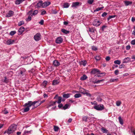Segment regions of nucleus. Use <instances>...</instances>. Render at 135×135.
I'll list each match as a JSON object with an SVG mask.
<instances>
[{
    "instance_id": "nucleus-53",
    "label": "nucleus",
    "mask_w": 135,
    "mask_h": 135,
    "mask_svg": "<svg viewBox=\"0 0 135 135\" xmlns=\"http://www.w3.org/2000/svg\"><path fill=\"white\" fill-rule=\"evenodd\" d=\"M97 100L99 102H101L102 100V99L100 97H98L97 99Z\"/></svg>"
},
{
    "instance_id": "nucleus-34",
    "label": "nucleus",
    "mask_w": 135,
    "mask_h": 135,
    "mask_svg": "<svg viewBox=\"0 0 135 135\" xmlns=\"http://www.w3.org/2000/svg\"><path fill=\"white\" fill-rule=\"evenodd\" d=\"M24 23V22L23 21H20L19 22L18 24V25L19 26H20L22 25Z\"/></svg>"
},
{
    "instance_id": "nucleus-39",
    "label": "nucleus",
    "mask_w": 135,
    "mask_h": 135,
    "mask_svg": "<svg viewBox=\"0 0 135 135\" xmlns=\"http://www.w3.org/2000/svg\"><path fill=\"white\" fill-rule=\"evenodd\" d=\"M45 101V100H42V101H41V102L40 103H38V101H37L38 102V103H36V104H37L36 105V107H37L38 106H39V105H40L41 104V103H43Z\"/></svg>"
},
{
    "instance_id": "nucleus-62",
    "label": "nucleus",
    "mask_w": 135,
    "mask_h": 135,
    "mask_svg": "<svg viewBox=\"0 0 135 135\" xmlns=\"http://www.w3.org/2000/svg\"><path fill=\"white\" fill-rule=\"evenodd\" d=\"M106 27V26L105 25L103 26L102 28V31H103L105 28Z\"/></svg>"
},
{
    "instance_id": "nucleus-22",
    "label": "nucleus",
    "mask_w": 135,
    "mask_h": 135,
    "mask_svg": "<svg viewBox=\"0 0 135 135\" xmlns=\"http://www.w3.org/2000/svg\"><path fill=\"white\" fill-rule=\"evenodd\" d=\"M63 7L64 8H67L69 7V5L68 3H65L63 5Z\"/></svg>"
},
{
    "instance_id": "nucleus-42",
    "label": "nucleus",
    "mask_w": 135,
    "mask_h": 135,
    "mask_svg": "<svg viewBox=\"0 0 135 135\" xmlns=\"http://www.w3.org/2000/svg\"><path fill=\"white\" fill-rule=\"evenodd\" d=\"M94 1V0H88V3L90 4H91L93 3Z\"/></svg>"
},
{
    "instance_id": "nucleus-7",
    "label": "nucleus",
    "mask_w": 135,
    "mask_h": 135,
    "mask_svg": "<svg viewBox=\"0 0 135 135\" xmlns=\"http://www.w3.org/2000/svg\"><path fill=\"white\" fill-rule=\"evenodd\" d=\"M101 22L97 20H95L93 22V25L94 26H98L100 25Z\"/></svg>"
},
{
    "instance_id": "nucleus-5",
    "label": "nucleus",
    "mask_w": 135,
    "mask_h": 135,
    "mask_svg": "<svg viewBox=\"0 0 135 135\" xmlns=\"http://www.w3.org/2000/svg\"><path fill=\"white\" fill-rule=\"evenodd\" d=\"M81 4V3L79 2H73L72 3V7L76 8L78 6H79Z\"/></svg>"
},
{
    "instance_id": "nucleus-16",
    "label": "nucleus",
    "mask_w": 135,
    "mask_h": 135,
    "mask_svg": "<svg viewBox=\"0 0 135 135\" xmlns=\"http://www.w3.org/2000/svg\"><path fill=\"white\" fill-rule=\"evenodd\" d=\"M42 1H40L37 3L36 5V6L37 7H42Z\"/></svg>"
},
{
    "instance_id": "nucleus-44",
    "label": "nucleus",
    "mask_w": 135,
    "mask_h": 135,
    "mask_svg": "<svg viewBox=\"0 0 135 135\" xmlns=\"http://www.w3.org/2000/svg\"><path fill=\"white\" fill-rule=\"evenodd\" d=\"M47 82L46 81H44L42 83L43 85L45 86L47 84Z\"/></svg>"
},
{
    "instance_id": "nucleus-55",
    "label": "nucleus",
    "mask_w": 135,
    "mask_h": 135,
    "mask_svg": "<svg viewBox=\"0 0 135 135\" xmlns=\"http://www.w3.org/2000/svg\"><path fill=\"white\" fill-rule=\"evenodd\" d=\"M119 73V71L117 70H115L114 71V73L116 75H117Z\"/></svg>"
},
{
    "instance_id": "nucleus-17",
    "label": "nucleus",
    "mask_w": 135,
    "mask_h": 135,
    "mask_svg": "<svg viewBox=\"0 0 135 135\" xmlns=\"http://www.w3.org/2000/svg\"><path fill=\"white\" fill-rule=\"evenodd\" d=\"M59 83V81L58 80H54L53 81L52 84L53 85H57Z\"/></svg>"
},
{
    "instance_id": "nucleus-12",
    "label": "nucleus",
    "mask_w": 135,
    "mask_h": 135,
    "mask_svg": "<svg viewBox=\"0 0 135 135\" xmlns=\"http://www.w3.org/2000/svg\"><path fill=\"white\" fill-rule=\"evenodd\" d=\"M131 58L129 57H127L125 58L123 60V63H125L128 62L130 61Z\"/></svg>"
},
{
    "instance_id": "nucleus-43",
    "label": "nucleus",
    "mask_w": 135,
    "mask_h": 135,
    "mask_svg": "<svg viewBox=\"0 0 135 135\" xmlns=\"http://www.w3.org/2000/svg\"><path fill=\"white\" fill-rule=\"evenodd\" d=\"M31 17L30 16H29L28 18H27L26 19V20L27 21H29L31 20Z\"/></svg>"
},
{
    "instance_id": "nucleus-57",
    "label": "nucleus",
    "mask_w": 135,
    "mask_h": 135,
    "mask_svg": "<svg viewBox=\"0 0 135 135\" xmlns=\"http://www.w3.org/2000/svg\"><path fill=\"white\" fill-rule=\"evenodd\" d=\"M25 72V70H24L23 71H21L20 72V74L22 75H23L24 74Z\"/></svg>"
},
{
    "instance_id": "nucleus-60",
    "label": "nucleus",
    "mask_w": 135,
    "mask_h": 135,
    "mask_svg": "<svg viewBox=\"0 0 135 135\" xmlns=\"http://www.w3.org/2000/svg\"><path fill=\"white\" fill-rule=\"evenodd\" d=\"M110 58L109 56H107L106 58L105 59L107 61H109L110 60Z\"/></svg>"
},
{
    "instance_id": "nucleus-46",
    "label": "nucleus",
    "mask_w": 135,
    "mask_h": 135,
    "mask_svg": "<svg viewBox=\"0 0 135 135\" xmlns=\"http://www.w3.org/2000/svg\"><path fill=\"white\" fill-rule=\"evenodd\" d=\"M87 119H88L87 117L86 116H84L83 117V120L86 122L87 121Z\"/></svg>"
},
{
    "instance_id": "nucleus-29",
    "label": "nucleus",
    "mask_w": 135,
    "mask_h": 135,
    "mask_svg": "<svg viewBox=\"0 0 135 135\" xmlns=\"http://www.w3.org/2000/svg\"><path fill=\"white\" fill-rule=\"evenodd\" d=\"M61 31L64 33H65V34H67V33H69V31H68L64 29H62L61 30Z\"/></svg>"
},
{
    "instance_id": "nucleus-35",
    "label": "nucleus",
    "mask_w": 135,
    "mask_h": 135,
    "mask_svg": "<svg viewBox=\"0 0 135 135\" xmlns=\"http://www.w3.org/2000/svg\"><path fill=\"white\" fill-rule=\"evenodd\" d=\"M104 8V7H101L95 9V11H99V10H101L102 9Z\"/></svg>"
},
{
    "instance_id": "nucleus-48",
    "label": "nucleus",
    "mask_w": 135,
    "mask_h": 135,
    "mask_svg": "<svg viewBox=\"0 0 135 135\" xmlns=\"http://www.w3.org/2000/svg\"><path fill=\"white\" fill-rule=\"evenodd\" d=\"M3 113L6 114L8 113V111L6 110V109H4L3 111Z\"/></svg>"
},
{
    "instance_id": "nucleus-41",
    "label": "nucleus",
    "mask_w": 135,
    "mask_h": 135,
    "mask_svg": "<svg viewBox=\"0 0 135 135\" xmlns=\"http://www.w3.org/2000/svg\"><path fill=\"white\" fill-rule=\"evenodd\" d=\"M101 129L103 133H107L108 132V131L105 129L102 128Z\"/></svg>"
},
{
    "instance_id": "nucleus-64",
    "label": "nucleus",
    "mask_w": 135,
    "mask_h": 135,
    "mask_svg": "<svg viewBox=\"0 0 135 135\" xmlns=\"http://www.w3.org/2000/svg\"><path fill=\"white\" fill-rule=\"evenodd\" d=\"M131 21L132 22H134L135 21V18L132 17L131 19Z\"/></svg>"
},
{
    "instance_id": "nucleus-33",
    "label": "nucleus",
    "mask_w": 135,
    "mask_h": 135,
    "mask_svg": "<svg viewBox=\"0 0 135 135\" xmlns=\"http://www.w3.org/2000/svg\"><path fill=\"white\" fill-rule=\"evenodd\" d=\"M83 94H86L87 96H88L89 97L91 96V94L87 92H86V91L85 92H83Z\"/></svg>"
},
{
    "instance_id": "nucleus-50",
    "label": "nucleus",
    "mask_w": 135,
    "mask_h": 135,
    "mask_svg": "<svg viewBox=\"0 0 135 135\" xmlns=\"http://www.w3.org/2000/svg\"><path fill=\"white\" fill-rule=\"evenodd\" d=\"M131 44L133 45H135V39L131 41Z\"/></svg>"
},
{
    "instance_id": "nucleus-30",
    "label": "nucleus",
    "mask_w": 135,
    "mask_h": 135,
    "mask_svg": "<svg viewBox=\"0 0 135 135\" xmlns=\"http://www.w3.org/2000/svg\"><path fill=\"white\" fill-rule=\"evenodd\" d=\"M114 63L118 65H119L121 63V61L119 60H115L114 62Z\"/></svg>"
},
{
    "instance_id": "nucleus-9",
    "label": "nucleus",
    "mask_w": 135,
    "mask_h": 135,
    "mask_svg": "<svg viewBox=\"0 0 135 135\" xmlns=\"http://www.w3.org/2000/svg\"><path fill=\"white\" fill-rule=\"evenodd\" d=\"M63 41L62 38L61 37H57L56 40V42L57 44H60Z\"/></svg>"
},
{
    "instance_id": "nucleus-38",
    "label": "nucleus",
    "mask_w": 135,
    "mask_h": 135,
    "mask_svg": "<svg viewBox=\"0 0 135 135\" xmlns=\"http://www.w3.org/2000/svg\"><path fill=\"white\" fill-rule=\"evenodd\" d=\"M79 90H80V92L83 94V92H85V91H86V90H85V89H84L83 88H80Z\"/></svg>"
},
{
    "instance_id": "nucleus-11",
    "label": "nucleus",
    "mask_w": 135,
    "mask_h": 135,
    "mask_svg": "<svg viewBox=\"0 0 135 135\" xmlns=\"http://www.w3.org/2000/svg\"><path fill=\"white\" fill-rule=\"evenodd\" d=\"M15 41L14 40L9 39L6 42V44L7 45H10L13 44Z\"/></svg>"
},
{
    "instance_id": "nucleus-59",
    "label": "nucleus",
    "mask_w": 135,
    "mask_h": 135,
    "mask_svg": "<svg viewBox=\"0 0 135 135\" xmlns=\"http://www.w3.org/2000/svg\"><path fill=\"white\" fill-rule=\"evenodd\" d=\"M131 47L129 45H127L126 46V49L127 50H129L130 49Z\"/></svg>"
},
{
    "instance_id": "nucleus-4",
    "label": "nucleus",
    "mask_w": 135,
    "mask_h": 135,
    "mask_svg": "<svg viewBox=\"0 0 135 135\" xmlns=\"http://www.w3.org/2000/svg\"><path fill=\"white\" fill-rule=\"evenodd\" d=\"M41 35L39 33H37L34 37V40L36 41H38L41 39Z\"/></svg>"
},
{
    "instance_id": "nucleus-56",
    "label": "nucleus",
    "mask_w": 135,
    "mask_h": 135,
    "mask_svg": "<svg viewBox=\"0 0 135 135\" xmlns=\"http://www.w3.org/2000/svg\"><path fill=\"white\" fill-rule=\"evenodd\" d=\"M107 13L105 12L103 13L102 15V16L103 17H104L106 16L107 15Z\"/></svg>"
},
{
    "instance_id": "nucleus-23",
    "label": "nucleus",
    "mask_w": 135,
    "mask_h": 135,
    "mask_svg": "<svg viewBox=\"0 0 135 135\" xmlns=\"http://www.w3.org/2000/svg\"><path fill=\"white\" fill-rule=\"evenodd\" d=\"M118 79H111L109 81L110 82H116V81H118Z\"/></svg>"
},
{
    "instance_id": "nucleus-20",
    "label": "nucleus",
    "mask_w": 135,
    "mask_h": 135,
    "mask_svg": "<svg viewBox=\"0 0 135 135\" xmlns=\"http://www.w3.org/2000/svg\"><path fill=\"white\" fill-rule=\"evenodd\" d=\"M70 95L71 94H64L63 95V96L64 98H68L70 97Z\"/></svg>"
},
{
    "instance_id": "nucleus-2",
    "label": "nucleus",
    "mask_w": 135,
    "mask_h": 135,
    "mask_svg": "<svg viewBox=\"0 0 135 135\" xmlns=\"http://www.w3.org/2000/svg\"><path fill=\"white\" fill-rule=\"evenodd\" d=\"M16 127L15 125L14 124L11 125L10 126L7 130V134H9L13 133L16 130Z\"/></svg>"
},
{
    "instance_id": "nucleus-37",
    "label": "nucleus",
    "mask_w": 135,
    "mask_h": 135,
    "mask_svg": "<svg viewBox=\"0 0 135 135\" xmlns=\"http://www.w3.org/2000/svg\"><path fill=\"white\" fill-rule=\"evenodd\" d=\"M59 128L56 126H55L54 127V129L55 131H58Z\"/></svg>"
},
{
    "instance_id": "nucleus-6",
    "label": "nucleus",
    "mask_w": 135,
    "mask_h": 135,
    "mask_svg": "<svg viewBox=\"0 0 135 135\" xmlns=\"http://www.w3.org/2000/svg\"><path fill=\"white\" fill-rule=\"evenodd\" d=\"M14 14V12L13 11H9L7 12L6 16L7 17H11L13 16Z\"/></svg>"
},
{
    "instance_id": "nucleus-19",
    "label": "nucleus",
    "mask_w": 135,
    "mask_h": 135,
    "mask_svg": "<svg viewBox=\"0 0 135 135\" xmlns=\"http://www.w3.org/2000/svg\"><path fill=\"white\" fill-rule=\"evenodd\" d=\"M24 1H25V0H17L16 1L15 3L16 4H19Z\"/></svg>"
},
{
    "instance_id": "nucleus-25",
    "label": "nucleus",
    "mask_w": 135,
    "mask_h": 135,
    "mask_svg": "<svg viewBox=\"0 0 135 135\" xmlns=\"http://www.w3.org/2000/svg\"><path fill=\"white\" fill-rule=\"evenodd\" d=\"M121 104V101L119 100H118L116 102V105L117 106H119Z\"/></svg>"
},
{
    "instance_id": "nucleus-1",
    "label": "nucleus",
    "mask_w": 135,
    "mask_h": 135,
    "mask_svg": "<svg viewBox=\"0 0 135 135\" xmlns=\"http://www.w3.org/2000/svg\"><path fill=\"white\" fill-rule=\"evenodd\" d=\"M37 103H38V102L36 101L33 102H32L31 101L28 102L27 103L25 104L24 105L25 106H27L24 109L23 112H25L28 111L30 110V107H31L32 105L33 106L32 109L35 108L36 107L35 106V105Z\"/></svg>"
},
{
    "instance_id": "nucleus-31",
    "label": "nucleus",
    "mask_w": 135,
    "mask_h": 135,
    "mask_svg": "<svg viewBox=\"0 0 135 135\" xmlns=\"http://www.w3.org/2000/svg\"><path fill=\"white\" fill-rule=\"evenodd\" d=\"M69 106V105L68 104H65L64 106L62 107V109L65 110V109L68 108Z\"/></svg>"
},
{
    "instance_id": "nucleus-58",
    "label": "nucleus",
    "mask_w": 135,
    "mask_h": 135,
    "mask_svg": "<svg viewBox=\"0 0 135 135\" xmlns=\"http://www.w3.org/2000/svg\"><path fill=\"white\" fill-rule=\"evenodd\" d=\"M131 58L133 59V60H132L131 61H134L135 60V55H133L131 57Z\"/></svg>"
},
{
    "instance_id": "nucleus-52",
    "label": "nucleus",
    "mask_w": 135,
    "mask_h": 135,
    "mask_svg": "<svg viewBox=\"0 0 135 135\" xmlns=\"http://www.w3.org/2000/svg\"><path fill=\"white\" fill-rule=\"evenodd\" d=\"M44 21L43 20H41L39 22V23L41 25H43L44 24Z\"/></svg>"
},
{
    "instance_id": "nucleus-27",
    "label": "nucleus",
    "mask_w": 135,
    "mask_h": 135,
    "mask_svg": "<svg viewBox=\"0 0 135 135\" xmlns=\"http://www.w3.org/2000/svg\"><path fill=\"white\" fill-rule=\"evenodd\" d=\"M88 30L90 32H94V29L92 28L89 27L88 28Z\"/></svg>"
},
{
    "instance_id": "nucleus-15",
    "label": "nucleus",
    "mask_w": 135,
    "mask_h": 135,
    "mask_svg": "<svg viewBox=\"0 0 135 135\" xmlns=\"http://www.w3.org/2000/svg\"><path fill=\"white\" fill-rule=\"evenodd\" d=\"M32 11H30L28 13V14H29L30 15H31V16L32 15H36L38 12V11L37 10H35L33 13L32 14H31V12Z\"/></svg>"
},
{
    "instance_id": "nucleus-47",
    "label": "nucleus",
    "mask_w": 135,
    "mask_h": 135,
    "mask_svg": "<svg viewBox=\"0 0 135 135\" xmlns=\"http://www.w3.org/2000/svg\"><path fill=\"white\" fill-rule=\"evenodd\" d=\"M45 2V4H46V5L47 6V7L49 6L51 4V3L50 2L48 1Z\"/></svg>"
},
{
    "instance_id": "nucleus-8",
    "label": "nucleus",
    "mask_w": 135,
    "mask_h": 135,
    "mask_svg": "<svg viewBox=\"0 0 135 135\" xmlns=\"http://www.w3.org/2000/svg\"><path fill=\"white\" fill-rule=\"evenodd\" d=\"M25 28L24 27H21L19 29L18 31V34L19 35H21L22 33L25 30Z\"/></svg>"
},
{
    "instance_id": "nucleus-45",
    "label": "nucleus",
    "mask_w": 135,
    "mask_h": 135,
    "mask_svg": "<svg viewBox=\"0 0 135 135\" xmlns=\"http://www.w3.org/2000/svg\"><path fill=\"white\" fill-rule=\"evenodd\" d=\"M91 48L92 50L94 51H96L97 50V48L96 47L94 46L92 47Z\"/></svg>"
},
{
    "instance_id": "nucleus-26",
    "label": "nucleus",
    "mask_w": 135,
    "mask_h": 135,
    "mask_svg": "<svg viewBox=\"0 0 135 135\" xmlns=\"http://www.w3.org/2000/svg\"><path fill=\"white\" fill-rule=\"evenodd\" d=\"M118 119L120 123L122 125L123 124V120L121 118V117L120 116L119 117Z\"/></svg>"
},
{
    "instance_id": "nucleus-28",
    "label": "nucleus",
    "mask_w": 135,
    "mask_h": 135,
    "mask_svg": "<svg viewBox=\"0 0 135 135\" xmlns=\"http://www.w3.org/2000/svg\"><path fill=\"white\" fill-rule=\"evenodd\" d=\"M81 95L80 94H76L74 95V97L76 98L81 97Z\"/></svg>"
},
{
    "instance_id": "nucleus-14",
    "label": "nucleus",
    "mask_w": 135,
    "mask_h": 135,
    "mask_svg": "<svg viewBox=\"0 0 135 135\" xmlns=\"http://www.w3.org/2000/svg\"><path fill=\"white\" fill-rule=\"evenodd\" d=\"M56 101H55V102H50L49 104L47 106V108H48L51 106H53L56 103Z\"/></svg>"
},
{
    "instance_id": "nucleus-51",
    "label": "nucleus",
    "mask_w": 135,
    "mask_h": 135,
    "mask_svg": "<svg viewBox=\"0 0 135 135\" xmlns=\"http://www.w3.org/2000/svg\"><path fill=\"white\" fill-rule=\"evenodd\" d=\"M115 16H109V17L108 18V20H109V19H111L113 18Z\"/></svg>"
},
{
    "instance_id": "nucleus-10",
    "label": "nucleus",
    "mask_w": 135,
    "mask_h": 135,
    "mask_svg": "<svg viewBox=\"0 0 135 135\" xmlns=\"http://www.w3.org/2000/svg\"><path fill=\"white\" fill-rule=\"evenodd\" d=\"M92 74H94L97 73H100V71L97 69H94L92 70L91 71Z\"/></svg>"
},
{
    "instance_id": "nucleus-32",
    "label": "nucleus",
    "mask_w": 135,
    "mask_h": 135,
    "mask_svg": "<svg viewBox=\"0 0 135 135\" xmlns=\"http://www.w3.org/2000/svg\"><path fill=\"white\" fill-rule=\"evenodd\" d=\"M87 63V62L86 61H81V64L82 65L85 66Z\"/></svg>"
},
{
    "instance_id": "nucleus-54",
    "label": "nucleus",
    "mask_w": 135,
    "mask_h": 135,
    "mask_svg": "<svg viewBox=\"0 0 135 135\" xmlns=\"http://www.w3.org/2000/svg\"><path fill=\"white\" fill-rule=\"evenodd\" d=\"M46 13V12L45 10H43L41 12V15H44Z\"/></svg>"
},
{
    "instance_id": "nucleus-40",
    "label": "nucleus",
    "mask_w": 135,
    "mask_h": 135,
    "mask_svg": "<svg viewBox=\"0 0 135 135\" xmlns=\"http://www.w3.org/2000/svg\"><path fill=\"white\" fill-rule=\"evenodd\" d=\"M15 31H11L10 33V34L11 35H13L16 33Z\"/></svg>"
},
{
    "instance_id": "nucleus-36",
    "label": "nucleus",
    "mask_w": 135,
    "mask_h": 135,
    "mask_svg": "<svg viewBox=\"0 0 135 135\" xmlns=\"http://www.w3.org/2000/svg\"><path fill=\"white\" fill-rule=\"evenodd\" d=\"M62 99V98L61 97H59L58 98V99L57 101V103L58 104H60L61 102V100Z\"/></svg>"
},
{
    "instance_id": "nucleus-21",
    "label": "nucleus",
    "mask_w": 135,
    "mask_h": 135,
    "mask_svg": "<svg viewBox=\"0 0 135 135\" xmlns=\"http://www.w3.org/2000/svg\"><path fill=\"white\" fill-rule=\"evenodd\" d=\"M87 78V77L85 75H84L83 76H81L80 78L81 80H83L86 79Z\"/></svg>"
},
{
    "instance_id": "nucleus-49",
    "label": "nucleus",
    "mask_w": 135,
    "mask_h": 135,
    "mask_svg": "<svg viewBox=\"0 0 135 135\" xmlns=\"http://www.w3.org/2000/svg\"><path fill=\"white\" fill-rule=\"evenodd\" d=\"M47 7V6L45 4V2L44 3H42V8H45Z\"/></svg>"
},
{
    "instance_id": "nucleus-3",
    "label": "nucleus",
    "mask_w": 135,
    "mask_h": 135,
    "mask_svg": "<svg viewBox=\"0 0 135 135\" xmlns=\"http://www.w3.org/2000/svg\"><path fill=\"white\" fill-rule=\"evenodd\" d=\"M94 108L95 109L98 110H101L104 109V106L102 104L97 105L95 106Z\"/></svg>"
},
{
    "instance_id": "nucleus-63",
    "label": "nucleus",
    "mask_w": 135,
    "mask_h": 135,
    "mask_svg": "<svg viewBox=\"0 0 135 135\" xmlns=\"http://www.w3.org/2000/svg\"><path fill=\"white\" fill-rule=\"evenodd\" d=\"M43 96L44 98H47L48 97V95L47 94L45 93L44 94Z\"/></svg>"
},
{
    "instance_id": "nucleus-13",
    "label": "nucleus",
    "mask_w": 135,
    "mask_h": 135,
    "mask_svg": "<svg viewBox=\"0 0 135 135\" xmlns=\"http://www.w3.org/2000/svg\"><path fill=\"white\" fill-rule=\"evenodd\" d=\"M53 64L55 66H58L60 65V63L58 61L56 60L54 61Z\"/></svg>"
},
{
    "instance_id": "nucleus-18",
    "label": "nucleus",
    "mask_w": 135,
    "mask_h": 135,
    "mask_svg": "<svg viewBox=\"0 0 135 135\" xmlns=\"http://www.w3.org/2000/svg\"><path fill=\"white\" fill-rule=\"evenodd\" d=\"M124 3L125 5L126 6H128L132 4V2L131 1H126L124 2Z\"/></svg>"
},
{
    "instance_id": "nucleus-61",
    "label": "nucleus",
    "mask_w": 135,
    "mask_h": 135,
    "mask_svg": "<svg viewBox=\"0 0 135 135\" xmlns=\"http://www.w3.org/2000/svg\"><path fill=\"white\" fill-rule=\"evenodd\" d=\"M103 81V80H98L97 81H96L94 83H97V84L98 83H99L100 82L102 81Z\"/></svg>"
},
{
    "instance_id": "nucleus-24",
    "label": "nucleus",
    "mask_w": 135,
    "mask_h": 135,
    "mask_svg": "<svg viewBox=\"0 0 135 135\" xmlns=\"http://www.w3.org/2000/svg\"><path fill=\"white\" fill-rule=\"evenodd\" d=\"M95 58L96 60L99 61L100 60L101 57L99 55H98L96 56L95 57Z\"/></svg>"
}]
</instances>
